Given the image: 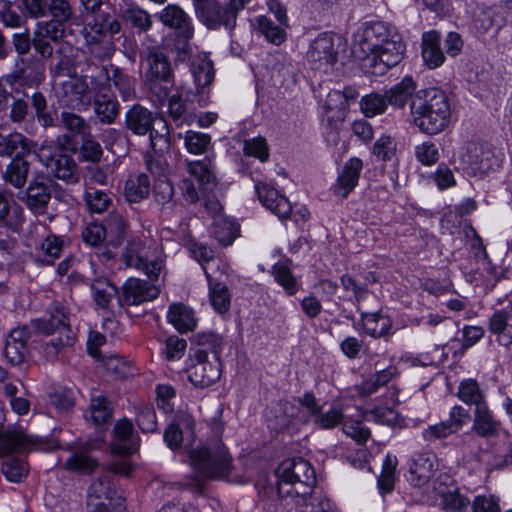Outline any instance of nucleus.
<instances>
[{
  "instance_id": "nucleus-1",
  "label": "nucleus",
  "mask_w": 512,
  "mask_h": 512,
  "mask_svg": "<svg viewBox=\"0 0 512 512\" xmlns=\"http://www.w3.org/2000/svg\"><path fill=\"white\" fill-rule=\"evenodd\" d=\"M189 459L195 474L189 477L187 485L197 492L202 491L205 480L225 479L232 469V458L219 441L192 448Z\"/></svg>"
},
{
  "instance_id": "nucleus-2",
  "label": "nucleus",
  "mask_w": 512,
  "mask_h": 512,
  "mask_svg": "<svg viewBox=\"0 0 512 512\" xmlns=\"http://www.w3.org/2000/svg\"><path fill=\"white\" fill-rule=\"evenodd\" d=\"M414 124L424 133L435 135L442 132L450 122V105L443 91L427 88L415 93L410 102Z\"/></svg>"
},
{
  "instance_id": "nucleus-3",
  "label": "nucleus",
  "mask_w": 512,
  "mask_h": 512,
  "mask_svg": "<svg viewBox=\"0 0 512 512\" xmlns=\"http://www.w3.org/2000/svg\"><path fill=\"white\" fill-rule=\"evenodd\" d=\"M277 492L281 498H290L295 504L306 500L313 493L316 474L304 458L284 460L276 470Z\"/></svg>"
},
{
  "instance_id": "nucleus-4",
  "label": "nucleus",
  "mask_w": 512,
  "mask_h": 512,
  "mask_svg": "<svg viewBox=\"0 0 512 512\" xmlns=\"http://www.w3.org/2000/svg\"><path fill=\"white\" fill-rule=\"evenodd\" d=\"M42 441L40 438L29 435L21 427L10 428L0 431V456H7L2 463V473L10 482L19 483L28 475V464L20 457L10 456V454L28 453L40 448Z\"/></svg>"
},
{
  "instance_id": "nucleus-5",
  "label": "nucleus",
  "mask_w": 512,
  "mask_h": 512,
  "mask_svg": "<svg viewBox=\"0 0 512 512\" xmlns=\"http://www.w3.org/2000/svg\"><path fill=\"white\" fill-rule=\"evenodd\" d=\"M92 16L85 37L88 52L96 59H109L116 50L115 42L121 34V23L109 11L101 10Z\"/></svg>"
},
{
  "instance_id": "nucleus-6",
  "label": "nucleus",
  "mask_w": 512,
  "mask_h": 512,
  "mask_svg": "<svg viewBox=\"0 0 512 512\" xmlns=\"http://www.w3.org/2000/svg\"><path fill=\"white\" fill-rule=\"evenodd\" d=\"M251 0H229L222 6L218 0H192L195 14L209 29L223 26L232 31L236 26L237 15Z\"/></svg>"
},
{
  "instance_id": "nucleus-7",
  "label": "nucleus",
  "mask_w": 512,
  "mask_h": 512,
  "mask_svg": "<svg viewBox=\"0 0 512 512\" xmlns=\"http://www.w3.org/2000/svg\"><path fill=\"white\" fill-rule=\"evenodd\" d=\"M37 156L52 176L67 183L78 181L77 164L71 155L64 152L62 143L56 146L53 142L44 141L38 148Z\"/></svg>"
},
{
  "instance_id": "nucleus-8",
  "label": "nucleus",
  "mask_w": 512,
  "mask_h": 512,
  "mask_svg": "<svg viewBox=\"0 0 512 512\" xmlns=\"http://www.w3.org/2000/svg\"><path fill=\"white\" fill-rule=\"evenodd\" d=\"M342 44L340 36L325 32L319 34L310 44L306 57L313 70L327 72L338 60Z\"/></svg>"
},
{
  "instance_id": "nucleus-9",
  "label": "nucleus",
  "mask_w": 512,
  "mask_h": 512,
  "mask_svg": "<svg viewBox=\"0 0 512 512\" xmlns=\"http://www.w3.org/2000/svg\"><path fill=\"white\" fill-rule=\"evenodd\" d=\"M398 31L395 27L382 21L367 22L362 28V32L358 34L356 42L353 47V53L356 57L358 55L367 56L376 48L387 43L393 38L398 39Z\"/></svg>"
},
{
  "instance_id": "nucleus-10",
  "label": "nucleus",
  "mask_w": 512,
  "mask_h": 512,
  "mask_svg": "<svg viewBox=\"0 0 512 512\" xmlns=\"http://www.w3.org/2000/svg\"><path fill=\"white\" fill-rule=\"evenodd\" d=\"M405 44L401 35L393 38L387 43L376 48L375 51L367 56L358 55L359 59L365 61V67L374 75H383L388 69L396 66L403 58Z\"/></svg>"
},
{
  "instance_id": "nucleus-11",
  "label": "nucleus",
  "mask_w": 512,
  "mask_h": 512,
  "mask_svg": "<svg viewBox=\"0 0 512 512\" xmlns=\"http://www.w3.org/2000/svg\"><path fill=\"white\" fill-rule=\"evenodd\" d=\"M190 70L194 78L195 91H188L185 101L205 106L209 99V86L214 79L213 62L207 54H197L191 62Z\"/></svg>"
},
{
  "instance_id": "nucleus-12",
  "label": "nucleus",
  "mask_w": 512,
  "mask_h": 512,
  "mask_svg": "<svg viewBox=\"0 0 512 512\" xmlns=\"http://www.w3.org/2000/svg\"><path fill=\"white\" fill-rule=\"evenodd\" d=\"M121 259L126 267L144 271L150 280H157L163 268L161 261L149 259L145 242L139 238H133L127 242Z\"/></svg>"
},
{
  "instance_id": "nucleus-13",
  "label": "nucleus",
  "mask_w": 512,
  "mask_h": 512,
  "mask_svg": "<svg viewBox=\"0 0 512 512\" xmlns=\"http://www.w3.org/2000/svg\"><path fill=\"white\" fill-rule=\"evenodd\" d=\"M103 83L91 78L90 83L86 76L73 77L63 83L64 94L69 98L67 106L76 110H86L92 103L95 94L102 89Z\"/></svg>"
},
{
  "instance_id": "nucleus-14",
  "label": "nucleus",
  "mask_w": 512,
  "mask_h": 512,
  "mask_svg": "<svg viewBox=\"0 0 512 512\" xmlns=\"http://www.w3.org/2000/svg\"><path fill=\"white\" fill-rule=\"evenodd\" d=\"M195 362L188 368V379L200 388L209 387L220 379L221 361L217 356L206 357L204 351H195Z\"/></svg>"
},
{
  "instance_id": "nucleus-15",
  "label": "nucleus",
  "mask_w": 512,
  "mask_h": 512,
  "mask_svg": "<svg viewBox=\"0 0 512 512\" xmlns=\"http://www.w3.org/2000/svg\"><path fill=\"white\" fill-rule=\"evenodd\" d=\"M469 418L468 410L462 406L455 405L449 412V419L429 425L422 431V437L427 442L445 439L461 430Z\"/></svg>"
},
{
  "instance_id": "nucleus-16",
  "label": "nucleus",
  "mask_w": 512,
  "mask_h": 512,
  "mask_svg": "<svg viewBox=\"0 0 512 512\" xmlns=\"http://www.w3.org/2000/svg\"><path fill=\"white\" fill-rule=\"evenodd\" d=\"M51 192L47 182L33 179L26 190L17 193V198L35 215H43L51 200Z\"/></svg>"
},
{
  "instance_id": "nucleus-17",
  "label": "nucleus",
  "mask_w": 512,
  "mask_h": 512,
  "mask_svg": "<svg viewBox=\"0 0 512 512\" xmlns=\"http://www.w3.org/2000/svg\"><path fill=\"white\" fill-rule=\"evenodd\" d=\"M437 469V458L432 452L416 454L409 463L407 479L415 487L425 486Z\"/></svg>"
},
{
  "instance_id": "nucleus-18",
  "label": "nucleus",
  "mask_w": 512,
  "mask_h": 512,
  "mask_svg": "<svg viewBox=\"0 0 512 512\" xmlns=\"http://www.w3.org/2000/svg\"><path fill=\"white\" fill-rule=\"evenodd\" d=\"M44 64L38 60H31L27 65L0 77L2 83L13 88L15 85L32 87L44 80Z\"/></svg>"
},
{
  "instance_id": "nucleus-19",
  "label": "nucleus",
  "mask_w": 512,
  "mask_h": 512,
  "mask_svg": "<svg viewBox=\"0 0 512 512\" xmlns=\"http://www.w3.org/2000/svg\"><path fill=\"white\" fill-rule=\"evenodd\" d=\"M106 79L114 91L118 93L123 101H133L137 98V80L126 73L123 69L113 64L102 67Z\"/></svg>"
},
{
  "instance_id": "nucleus-20",
  "label": "nucleus",
  "mask_w": 512,
  "mask_h": 512,
  "mask_svg": "<svg viewBox=\"0 0 512 512\" xmlns=\"http://www.w3.org/2000/svg\"><path fill=\"white\" fill-rule=\"evenodd\" d=\"M31 323L37 332L46 336L71 330L69 317L59 305L51 306L42 318L34 319Z\"/></svg>"
},
{
  "instance_id": "nucleus-21",
  "label": "nucleus",
  "mask_w": 512,
  "mask_h": 512,
  "mask_svg": "<svg viewBox=\"0 0 512 512\" xmlns=\"http://www.w3.org/2000/svg\"><path fill=\"white\" fill-rule=\"evenodd\" d=\"M256 192L260 202L277 215L280 219H286L289 217L292 206L288 199L279 194V192L264 182H259L255 186Z\"/></svg>"
},
{
  "instance_id": "nucleus-22",
  "label": "nucleus",
  "mask_w": 512,
  "mask_h": 512,
  "mask_svg": "<svg viewBox=\"0 0 512 512\" xmlns=\"http://www.w3.org/2000/svg\"><path fill=\"white\" fill-rule=\"evenodd\" d=\"M145 61L147 70L144 78L162 79L166 83L174 85V75L171 63L166 54L158 48H149L146 53Z\"/></svg>"
},
{
  "instance_id": "nucleus-23",
  "label": "nucleus",
  "mask_w": 512,
  "mask_h": 512,
  "mask_svg": "<svg viewBox=\"0 0 512 512\" xmlns=\"http://www.w3.org/2000/svg\"><path fill=\"white\" fill-rule=\"evenodd\" d=\"M160 289L148 281L129 278L123 285L124 301L128 305H139L158 297Z\"/></svg>"
},
{
  "instance_id": "nucleus-24",
  "label": "nucleus",
  "mask_w": 512,
  "mask_h": 512,
  "mask_svg": "<svg viewBox=\"0 0 512 512\" xmlns=\"http://www.w3.org/2000/svg\"><path fill=\"white\" fill-rule=\"evenodd\" d=\"M160 21L167 27L176 30L183 39L193 36L191 18L178 5L169 4L159 14Z\"/></svg>"
},
{
  "instance_id": "nucleus-25",
  "label": "nucleus",
  "mask_w": 512,
  "mask_h": 512,
  "mask_svg": "<svg viewBox=\"0 0 512 512\" xmlns=\"http://www.w3.org/2000/svg\"><path fill=\"white\" fill-rule=\"evenodd\" d=\"M114 435L116 442L111 444L114 454L130 455L138 450V439L134 436V426L130 420H118L114 426Z\"/></svg>"
},
{
  "instance_id": "nucleus-26",
  "label": "nucleus",
  "mask_w": 512,
  "mask_h": 512,
  "mask_svg": "<svg viewBox=\"0 0 512 512\" xmlns=\"http://www.w3.org/2000/svg\"><path fill=\"white\" fill-rule=\"evenodd\" d=\"M121 497L116 488L114 477L110 473L94 480L88 490V502L90 505L96 502H106V504H115L120 502Z\"/></svg>"
},
{
  "instance_id": "nucleus-27",
  "label": "nucleus",
  "mask_w": 512,
  "mask_h": 512,
  "mask_svg": "<svg viewBox=\"0 0 512 512\" xmlns=\"http://www.w3.org/2000/svg\"><path fill=\"white\" fill-rule=\"evenodd\" d=\"M363 169V162L360 158L352 157L343 166L334 186L336 195L346 198L357 186L360 173Z\"/></svg>"
},
{
  "instance_id": "nucleus-28",
  "label": "nucleus",
  "mask_w": 512,
  "mask_h": 512,
  "mask_svg": "<svg viewBox=\"0 0 512 512\" xmlns=\"http://www.w3.org/2000/svg\"><path fill=\"white\" fill-rule=\"evenodd\" d=\"M194 419L190 415H182L176 423L167 427L164 432V441L172 449H178L184 440V437L192 439L194 437Z\"/></svg>"
},
{
  "instance_id": "nucleus-29",
  "label": "nucleus",
  "mask_w": 512,
  "mask_h": 512,
  "mask_svg": "<svg viewBox=\"0 0 512 512\" xmlns=\"http://www.w3.org/2000/svg\"><path fill=\"white\" fill-rule=\"evenodd\" d=\"M157 120L150 110L139 104L133 105L125 115L127 129L137 135L147 134Z\"/></svg>"
},
{
  "instance_id": "nucleus-30",
  "label": "nucleus",
  "mask_w": 512,
  "mask_h": 512,
  "mask_svg": "<svg viewBox=\"0 0 512 512\" xmlns=\"http://www.w3.org/2000/svg\"><path fill=\"white\" fill-rule=\"evenodd\" d=\"M440 42V33L435 30L425 32L422 36V58L430 69L441 66L445 61Z\"/></svg>"
},
{
  "instance_id": "nucleus-31",
  "label": "nucleus",
  "mask_w": 512,
  "mask_h": 512,
  "mask_svg": "<svg viewBox=\"0 0 512 512\" xmlns=\"http://www.w3.org/2000/svg\"><path fill=\"white\" fill-rule=\"evenodd\" d=\"M60 122L68 132L57 138V141L62 143V145L68 144L72 136H79L81 138L90 136V125L82 116L74 112L62 111L60 114Z\"/></svg>"
},
{
  "instance_id": "nucleus-32",
  "label": "nucleus",
  "mask_w": 512,
  "mask_h": 512,
  "mask_svg": "<svg viewBox=\"0 0 512 512\" xmlns=\"http://www.w3.org/2000/svg\"><path fill=\"white\" fill-rule=\"evenodd\" d=\"M167 319L180 333L192 331L197 323L194 311L182 303H173L169 306Z\"/></svg>"
},
{
  "instance_id": "nucleus-33",
  "label": "nucleus",
  "mask_w": 512,
  "mask_h": 512,
  "mask_svg": "<svg viewBox=\"0 0 512 512\" xmlns=\"http://www.w3.org/2000/svg\"><path fill=\"white\" fill-rule=\"evenodd\" d=\"M90 288L96 306L109 311L113 299L118 295V288L105 277L95 278Z\"/></svg>"
},
{
  "instance_id": "nucleus-34",
  "label": "nucleus",
  "mask_w": 512,
  "mask_h": 512,
  "mask_svg": "<svg viewBox=\"0 0 512 512\" xmlns=\"http://www.w3.org/2000/svg\"><path fill=\"white\" fill-rule=\"evenodd\" d=\"M500 423L494 419L487 403L474 409V421L472 429L481 437H493L497 435Z\"/></svg>"
},
{
  "instance_id": "nucleus-35",
  "label": "nucleus",
  "mask_w": 512,
  "mask_h": 512,
  "mask_svg": "<svg viewBox=\"0 0 512 512\" xmlns=\"http://www.w3.org/2000/svg\"><path fill=\"white\" fill-rule=\"evenodd\" d=\"M29 169L30 163L26 157H13L3 172V179L13 187L22 189L27 182Z\"/></svg>"
},
{
  "instance_id": "nucleus-36",
  "label": "nucleus",
  "mask_w": 512,
  "mask_h": 512,
  "mask_svg": "<svg viewBox=\"0 0 512 512\" xmlns=\"http://www.w3.org/2000/svg\"><path fill=\"white\" fill-rule=\"evenodd\" d=\"M94 111L103 124L112 123L119 113V104L113 95L101 93L99 90L94 98Z\"/></svg>"
},
{
  "instance_id": "nucleus-37",
  "label": "nucleus",
  "mask_w": 512,
  "mask_h": 512,
  "mask_svg": "<svg viewBox=\"0 0 512 512\" xmlns=\"http://www.w3.org/2000/svg\"><path fill=\"white\" fill-rule=\"evenodd\" d=\"M490 154L477 143H468L465 151L461 154V159L474 172L484 173L490 168Z\"/></svg>"
},
{
  "instance_id": "nucleus-38",
  "label": "nucleus",
  "mask_w": 512,
  "mask_h": 512,
  "mask_svg": "<svg viewBox=\"0 0 512 512\" xmlns=\"http://www.w3.org/2000/svg\"><path fill=\"white\" fill-rule=\"evenodd\" d=\"M150 193V180L145 173L130 176L125 182L124 195L128 202L138 203Z\"/></svg>"
},
{
  "instance_id": "nucleus-39",
  "label": "nucleus",
  "mask_w": 512,
  "mask_h": 512,
  "mask_svg": "<svg viewBox=\"0 0 512 512\" xmlns=\"http://www.w3.org/2000/svg\"><path fill=\"white\" fill-rule=\"evenodd\" d=\"M512 316L505 311L495 312L489 321V330L497 335V341L503 346L512 343Z\"/></svg>"
},
{
  "instance_id": "nucleus-40",
  "label": "nucleus",
  "mask_w": 512,
  "mask_h": 512,
  "mask_svg": "<svg viewBox=\"0 0 512 512\" xmlns=\"http://www.w3.org/2000/svg\"><path fill=\"white\" fill-rule=\"evenodd\" d=\"M416 84L412 77L406 76L402 81L385 92L388 103L397 108H404L407 101L414 97Z\"/></svg>"
},
{
  "instance_id": "nucleus-41",
  "label": "nucleus",
  "mask_w": 512,
  "mask_h": 512,
  "mask_svg": "<svg viewBox=\"0 0 512 512\" xmlns=\"http://www.w3.org/2000/svg\"><path fill=\"white\" fill-rule=\"evenodd\" d=\"M204 270L209 283V297L213 308L218 313L227 312L231 303V295L228 287L222 282L215 281L208 271L206 269Z\"/></svg>"
},
{
  "instance_id": "nucleus-42",
  "label": "nucleus",
  "mask_w": 512,
  "mask_h": 512,
  "mask_svg": "<svg viewBox=\"0 0 512 512\" xmlns=\"http://www.w3.org/2000/svg\"><path fill=\"white\" fill-rule=\"evenodd\" d=\"M362 325L367 334L379 338L389 334L392 322L381 313H366L362 314Z\"/></svg>"
},
{
  "instance_id": "nucleus-43",
  "label": "nucleus",
  "mask_w": 512,
  "mask_h": 512,
  "mask_svg": "<svg viewBox=\"0 0 512 512\" xmlns=\"http://www.w3.org/2000/svg\"><path fill=\"white\" fill-rule=\"evenodd\" d=\"M112 407L107 398L93 394L86 417L95 425L105 424L112 416Z\"/></svg>"
},
{
  "instance_id": "nucleus-44",
  "label": "nucleus",
  "mask_w": 512,
  "mask_h": 512,
  "mask_svg": "<svg viewBox=\"0 0 512 512\" xmlns=\"http://www.w3.org/2000/svg\"><path fill=\"white\" fill-rule=\"evenodd\" d=\"M76 341V336L71 330L62 331L53 336L43 346V353L47 360H54L65 348L71 347Z\"/></svg>"
},
{
  "instance_id": "nucleus-45",
  "label": "nucleus",
  "mask_w": 512,
  "mask_h": 512,
  "mask_svg": "<svg viewBox=\"0 0 512 512\" xmlns=\"http://www.w3.org/2000/svg\"><path fill=\"white\" fill-rule=\"evenodd\" d=\"M194 342L198 346L195 351H204L206 357L220 356L223 350V338L213 332L198 333L194 336Z\"/></svg>"
},
{
  "instance_id": "nucleus-46",
  "label": "nucleus",
  "mask_w": 512,
  "mask_h": 512,
  "mask_svg": "<svg viewBox=\"0 0 512 512\" xmlns=\"http://www.w3.org/2000/svg\"><path fill=\"white\" fill-rule=\"evenodd\" d=\"M97 461L87 451L74 452L64 463V468L69 472L90 474L97 467Z\"/></svg>"
},
{
  "instance_id": "nucleus-47",
  "label": "nucleus",
  "mask_w": 512,
  "mask_h": 512,
  "mask_svg": "<svg viewBox=\"0 0 512 512\" xmlns=\"http://www.w3.org/2000/svg\"><path fill=\"white\" fill-rule=\"evenodd\" d=\"M186 169L195 177L204 190L212 191L216 186V178L205 161H186Z\"/></svg>"
},
{
  "instance_id": "nucleus-48",
  "label": "nucleus",
  "mask_w": 512,
  "mask_h": 512,
  "mask_svg": "<svg viewBox=\"0 0 512 512\" xmlns=\"http://www.w3.org/2000/svg\"><path fill=\"white\" fill-rule=\"evenodd\" d=\"M35 117L39 125L44 128H51L55 126V118L48 110V103L46 97L39 91L32 93L29 97Z\"/></svg>"
},
{
  "instance_id": "nucleus-49",
  "label": "nucleus",
  "mask_w": 512,
  "mask_h": 512,
  "mask_svg": "<svg viewBox=\"0 0 512 512\" xmlns=\"http://www.w3.org/2000/svg\"><path fill=\"white\" fill-rule=\"evenodd\" d=\"M9 157H27L36 148V142L27 138L20 132H13L6 135Z\"/></svg>"
},
{
  "instance_id": "nucleus-50",
  "label": "nucleus",
  "mask_w": 512,
  "mask_h": 512,
  "mask_svg": "<svg viewBox=\"0 0 512 512\" xmlns=\"http://www.w3.org/2000/svg\"><path fill=\"white\" fill-rule=\"evenodd\" d=\"M256 29L268 42L274 45H281L287 37L285 29L275 25L273 21L266 16L256 18Z\"/></svg>"
},
{
  "instance_id": "nucleus-51",
  "label": "nucleus",
  "mask_w": 512,
  "mask_h": 512,
  "mask_svg": "<svg viewBox=\"0 0 512 512\" xmlns=\"http://www.w3.org/2000/svg\"><path fill=\"white\" fill-rule=\"evenodd\" d=\"M105 234L109 236V243L115 247L119 246L125 236L126 222L123 217L118 213H110L105 219L104 224Z\"/></svg>"
},
{
  "instance_id": "nucleus-52",
  "label": "nucleus",
  "mask_w": 512,
  "mask_h": 512,
  "mask_svg": "<svg viewBox=\"0 0 512 512\" xmlns=\"http://www.w3.org/2000/svg\"><path fill=\"white\" fill-rule=\"evenodd\" d=\"M457 396L462 402L474 405L475 408L486 403L479 384L473 379H467L460 383Z\"/></svg>"
},
{
  "instance_id": "nucleus-53",
  "label": "nucleus",
  "mask_w": 512,
  "mask_h": 512,
  "mask_svg": "<svg viewBox=\"0 0 512 512\" xmlns=\"http://www.w3.org/2000/svg\"><path fill=\"white\" fill-rule=\"evenodd\" d=\"M84 200L90 213L101 214L112 205V198L108 193L92 187L86 189Z\"/></svg>"
},
{
  "instance_id": "nucleus-54",
  "label": "nucleus",
  "mask_w": 512,
  "mask_h": 512,
  "mask_svg": "<svg viewBox=\"0 0 512 512\" xmlns=\"http://www.w3.org/2000/svg\"><path fill=\"white\" fill-rule=\"evenodd\" d=\"M63 250V240L56 235H48L37 247L39 255H42V263L51 265L54 260L59 258ZM40 259V256H38Z\"/></svg>"
},
{
  "instance_id": "nucleus-55",
  "label": "nucleus",
  "mask_w": 512,
  "mask_h": 512,
  "mask_svg": "<svg viewBox=\"0 0 512 512\" xmlns=\"http://www.w3.org/2000/svg\"><path fill=\"white\" fill-rule=\"evenodd\" d=\"M272 274L275 281L285 290L287 295L292 296L296 294L299 284L288 266L283 263H276L272 267Z\"/></svg>"
},
{
  "instance_id": "nucleus-56",
  "label": "nucleus",
  "mask_w": 512,
  "mask_h": 512,
  "mask_svg": "<svg viewBox=\"0 0 512 512\" xmlns=\"http://www.w3.org/2000/svg\"><path fill=\"white\" fill-rule=\"evenodd\" d=\"M136 412V422L140 430L144 433H152L157 430V419L153 406L148 403H138L134 405Z\"/></svg>"
},
{
  "instance_id": "nucleus-57",
  "label": "nucleus",
  "mask_w": 512,
  "mask_h": 512,
  "mask_svg": "<svg viewBox=\"0 0 512 512\" xmlns=\"http://www.w3.org/2000/svg\"><path fill=\"white\" fill-rule=\"evenodd\" d=\"M295 505L297 506L296 512H338L329 498L313 493L306 500Z\"/></svg>"
},
{
  "instance_id": "nucleus-58",
  "label": "nucleus",
  "mask_w": 512,
  "mask_h": 512,
  "mask_svg": "<svg viewBox=\"0 0 512 512\" xmlns=\"http://www.w3.org/2000/svg\"><path fill=\"white\" fill-rule=\"evenodd\" d=\"M388 104L386 94L371 93L362 97L360 108L366 117H374L384 113Z\"/></svg>"
},
{
  "instance_id": "nucleus-59",
  "label": "nucleus",
  "mask_w": 512,
  "mask_h": 512,
  "mask_svg": "<svg viewBox=\"0 0 512 512\" xmlns=\"http://www.w3.org/2000/svg\"><path fill=\"white\" fill-rule=\"evenodd\" d=\"M150 136V145L154 152H164L169 148L168 126L164 119H158L148 131Z\"/></svg>"
},
{
  "instance_id": "nucleus-60",
  "label": "nucleus",
  "mask_w": 512,
  "mask_h": 512,
  "mask_svg": "<svg viewBox=\"0 0 512 512\" xmlns=\"http://www.w3.org/2000/svg\"><path fill=\"white\" fill-rule=\"evenodd\" d=\"M123 19L130 23L134 28L141 32L149 30L152 26V20L149 13L140 7H128L122 12Z\"/></svg>"
},
{
  "instance_id": "nucleus-61",
  "label": "nucleus",
  "mask_w": 512,
  "mask_h": 512,
  "mask_svg": "<svg viewBox=\"0 0 512 512\" xmlns=\"http://www.w3.org/2000/svg\"><path fill=\"white\" fill-rule=\"evenodd\" d=\"M211 143L209 134L189 130L184 135V144L188 152L202 154L206 152Z\"/></svg>"
},
{
  "instance_id": "nucleus-62",
  "label": "nucleus",
  "mask_w": 512,
  "mask_h": 512,
  "mask_svg": "<svg viewBox=\"0 0 512 512\" xmlns=\"http://www.w3.org/2000/svg\"><path fill=\"white\" fill-rule=\"evenodd\" d=\"M63 25L53 20L41 21L36 24L34 32L53 43H59L65 33Z\"/></svg>"
},
{
  "instance_id": "nucleus-63",
  "label": "nucleus",
  "mask_w": 512,
  "mask_h": 512,
  "mask_svg": "<svg viewBox=\"0 0 512 512\" xmlns=\"http://www.w3.org/2000/svg\"><path fill=\"white\" fill-rule=\"evenodd\" d=\"M243 152L246 156L259 159L266 162L269 158V147L267 141L263 137H254L247 139L243 143Z\"/></svg>"
},
{
  "instance_id": "nucleus-64",
  "label": "nucleus",
  "mask_w": 512,
  "mask_h": 512,
  "mask_svg": "<svg viewBox=\"0 0 512 512\" xmlns=\"http://www.w3.org/2000/svg\"><path fill=\"white\" fill-rule=\"evenodd\" d=\"M144 83L147 86L154 102L159 105H163L165 101L169 99L171 88L173 86L170 83H166L162 79L155 78H144Z\"/></svg>"
}]
</instances>
